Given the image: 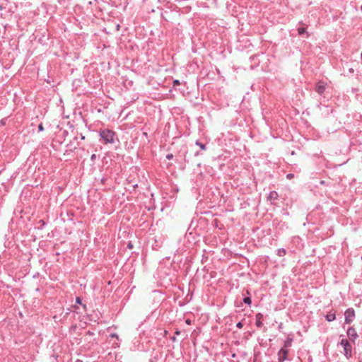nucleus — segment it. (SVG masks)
<instances>
[{
	"label": "nucleus",
	"mask_w": 362,
	"mask_h": 362,
	"mask_svg": "<svg viewBox=\"0 0 362 362\" xmlns=\"http://www.w3.org/2000/svg\"><path fill=\"white\" fill-rule=\"evenodd\" d=\"M38 129H39V131H43L44 127H43V126H42V124H40L38 125Z\"/></svg>",
	"instance_id": "dca6fc26"
},
{
	"label": "nucleus",
	"mask_w": 362,
	"mask_h": 362,
	"mask_svg": "<svg viewBox=\"0 0 362 362\" xmlns=\"http://www.w3.org/2000/svg\"><path fill=\"white\" fill-rule=\"evenodd\" d=\"M173 154H171V153H170V154H167V155H166V158H167L168 160H170V159H172V158H173Z\"/></svg>",
	"instance_id": "2eb2a0df"
},
{
	"label": "nucleus",
	"mask_w": 362,
	"mask_h": 362,
	"mask_svg": "<svg viewBox=\"0 0 362 362\" xmlns=\"http://www.w3.org/2000/svg\"><path fill=\"white\" fill-rule=\"evenodd\" d=\"M243 302L248 305H250L251 303H252V300H251V298L250 297H245L243 298Z\"/></svg>",
	"instance_id": "f8f14e48"
},
{
	"label": "nucleus",
	"mask_w": 362,
	"mask_h": 362,
	"mask_svg": "<svg viewBox=\"0 0 362 362\" xmlns=\"http://www.w3.org/2000/svg\"><path fill=\"white\" fill-rule=\"evenodd\" d=\"M340 344L344 348V354L347 358L351 356V346L347 339H341Z\"/></svg>",
	"instance_id": "f03ea898"
},
{
	"label": "nucleus",
	"mask_w": 362,
	"mask_h": 362,
	"mask_svg": "<svg viewBox=\"0 0 362 362\" xmlns=\"http://www.w3.org/2000/svg\"><path fill=\"white\" fill-rule=\"evenodd\" d=\"M327 84L325 82L320 81L317 83L315 87V90L317 93L322 95L325 89H326Z\"/></svg>",
	"instance_id": "20e7f679"
},
{
	"label": "nucleus",
	"mask_w": 362,
	"mask_h": 362,
	"mask_svg": "<svg viewBox=\"0 0 362 362\" xmlns=\"http://www.w3.org/2000/svg\"><path fill=\"white\" fill-rule=\"evenodd\" d=\"M361 10H362V5H361Z\"/></svg>",
	"instance_id": "cd10ccee"
},
{
	"label": "nucleus",
	"mask_w": 362,
	"mask_h": 362,
	"mask_svg": "<svg viewBox=\"0 0 362 362\" xmlns=\"http://www.w3.org/2000/svg\"><path fill=\"white\" fill-rule=\"evenodd\" d=\"M347 335L351 340L354 341V340L358 337L357 332L356 329L353 327H350L347 330Z\"/></svg>",
	"instance_id": "423d86ee"
},
{
	"label": "nucleus",
	"mask_w": 362,
	"mask_h": 362,
	"mask_svg": "<svg viewBox=\"0 0 362 362\" xmlns=\"http://www.w3.org/2000/svg\"><path fill=\"white\" fill-rule=\"evenodd\" d=\"M128 247H129V248H132V244L131 243H129L128 244Z\"/></svg>",
	"instance_id": "5701e85b"
},
{
	"label": "nucleus",
	"mask_w": 362,
	"mask_h": 362,
	"mask_svg": "<svg viewBox=\"0 0 362 362\" xmlns=\"http://www.w3.org/2000/svg\"><path fill=\"white\" fill-rule=\"evenodd\" d=\"M255 318H256V326L258 327H262L263 326V323H262V319H263V315L260 313L256 314L255 315Z\"/></svg>",
	"instance_id": "0eeeda50"
},
{
	"label": "nucleus",
	"mask_w": 362,
	"mask_h": 362,
	"mask_svg": "<svg viewBox=\"0 0 362 362\" xmlns=\"http://www.w3.org/2000/svg\"><path fill=\"white\" fill-rule=\"evenodd\" d=\"M186 322H187V324H189V323H190V321H189V320H187L186 321Z\"/></svg>",
	"instance_id": "393cba45"
},
{
	"label": "nucleus",
	"mask_w": 362,
	"mask_h": 362,
	"mask_svg": "<svg viewBox=\"0 0 362 362\" xmlns=\"http://www.w3.org/2000/svg\"><path fill=\"white\" fill-rule=\"evenodd\" d=\"M76 302L78 304H81V300L79 297H77L76 299Z\"/></svg>",
	"instance_id": "6ab92c4d"
},
{
	"label": "nucleus",
	"mask_w": 362,
	"mask_h": 362,
	"mask_svg": "<svg viewBox=\"0 0 362 362\" xmlns=\"http://www.w3.org/2000/svg\"><path fill=\"white\" fill-rule=\"evenodd\" d=\"M173 83H174L175 85H179L180 84V81L178 80H175L173 81Z\"/></svg>",
	"instance_id": "412c9836"
},
{
	"label": "nucleus",
	"mask_w": 362,
	"mask_h": 362,
	"mask_svg": "<svg viewBox=\"0 0 362 362\" xmlns=\"http://www.w3.org/2000/svg\"><path fill=\"white\" fill-rule=\"evenodd\" d=\"M287 354L288 350L285 348H281L278 353L279 361L284 362L286 359Z\"/></svg>",
	"instance_id": "39448f33"
},
{
	"label": "nucleus",
	"mask_w": 362,
	"mask_h": 362,
	"mask_svg": "<svg viewBox=\"0 0 362 362\" xmlns=\"http://www.w3.org/2000/svg\"><path fill=\"white\" fill-rule=\"evenodd\" d=\"M335 318H336L335 314L332 313H328L326 316V319L329 322H332V321L334 320Z\"/></svg>",
	"instance_id": "1a4fd4ad"
},
{
	"label": "nucleus",
	"mask_w": 362,
	"mask_h": 362,
	"mask_svg": "<svg viewBox=\"0 0 362 362\" xmlns=\"http://www.w3.org/2000/svg\"><path fill=\"white\" fill-rule=\"evenodd\" d=\"M293 177V174H288V175H287V177H288V179H291V178H292Z\"/></svg>",
	"instance_id": "4be33fe9"
},
{
	"label": "nucleus",
	"mask_w": 362,
	"mask_h": 362,
	"mask_svg": "<svg viewBox=\"0 0 362 362\" xmlns=\"http://www.w3.org/2000/svg\"><path fill=\"white\" fill-rule=\"evenodd\" d=\"M320 183H321L322 185H324V184H325V181H323V180H322V181H321V182H320Z\"/></svg>",
	"instance_id": "b1692460"
},
{
	"label": "nucleus",
	"mask_w": 362,
	"mask_h": 362,
	"mask_svg": "<svg viewBox=\"0 0 362 362\" xmlns=\"http://www.w3.org/2000/svg\"><path fill=\"white\" fill-rule=\"evenodd\" d=\"M298 32L299 35H303L305 32V29L304 28H299L298 29Z\"/></svg>",
	"instance_id": "4468645a"
},
{
	"label": "nucleus",
	"mask_w": 362,
	"mask_h": 362,
	"mask_svg": "<svg viewBox=\"0 0 362 362\" xmlns=\"http://www.w3.org/2000/svg\"><path fill=\"white\" fill-rule=\"evenodd\" d=\"M277 253L279 256L282 257L286 254V250L284 249H279Z\"/></svg>",
	"instance_id": "ddd939ff"
},
{
	"label": "nucleus",
	"mask_w": 362,
	"mask_h": 362,
	"mask_svg": "<svg viewBox=\"0 0 362 362\" xmlns=\"http://www.w3.org/2000/svg\"><path fill=\"white\" fill-rule=\"evenodd\" d=\"M88 334H90V335L92 334V333L90 332H88Z\"/></svg>",
	"instance_id": "bb28decb"
},
{
	"label": "nucleus",
	"mask_w": 362,
	"mask_h": 362,
	"mask_svg": "<svg viewBox=\"0 0 362 362\" xmlns=\"http://www.w3.org/2000/svg\"><path fill=\"white\" fill-rule=\"evenodd\" d=\"M110 337H112V338L115 337V338L118 339V335L115 333H113V334H110Z\"/></svg>",
	"instance_id": "a211bd4d"
},
{
	"label": "nucleus",
	"mask_w": 362,
	"mask_h": 362,
	"mask_svg": "<svg viewBox=\"0 0 362 362\" xmlns=\"http://www.w3.org/2000/svg\"><path fill=\"white\" fill-rule=\"evenodd\" d=\"M76 362H82V361L78 359V360L76 361Z\"/></svg>",
	"instance_id": "a878e982"
},
{
	"label": "nucleus",
	"mask_w": 362,
	"mask_h": 362,
	"mask_svg": "<svg viewBox=\"0 0 362 362\" xmlns=\"http://www.w3.org/2000/svg\"><path fill=\"white\" fill-rule=\"evenodd\" d=\"M96 158V155L95 154H93L91 156H90V160L92 161H94Z\"/></svg>",
	"instance_id": "f3484780"
},
{
	"label": "nucleus",
	"mask_w": 362,
	"mask_h": 362,
	"mask_svg": "<svg viewBox=\"0 0 362 362\" xmlns=\"http://www.w3.org/2000/svg\"><path fill=\"white\" fill-rule=\"evenodd\" d=\"M195 144H196V145H197V146H199V148H200L202 151H205V150H206V146H205V144H202V143H201V142H199V141H197Z\"/></svg>",
	"instance_id": "9b49d317"
},
{
	"label": "nucleus",
	"mask_w": 362,
	"mask_h": 362,
	"mask_svg": "<svg viewBox=\"0 0 362 362\" xmlns=\"http://www.w3.org/2000/svg\"><path fill=\"white\" fill-rule=\"evenodd\" d=\"M291 343H292V339H290V338L287 339L284 341L283 348H285L286 349H287L288 347H290L291 346Z\"/></svg>",
	"instance_id": "9d476101"
},
{
	"label": "nucleus",
	"mask_w": 362,
	"mask_h": 362,
	"mask_svg": "<svg viewBox=\"0 0 362 362\" xmlns=\"http://www.w3.org/2000/svg\"><path fill=\"white\" fill-rule=\"evenodd\" d=\"M345 323L346 324H350L351 322H353L354 317H355V312L353 308H349L346 310L345 313Z\"/></svg>",
	"instance_id": "7ed1b4c3"
},
{
	"label": "nucleus",
	"mask_w": 362,
	"mask_h": 362,
	"mask_svg": "<svg viewBox=\"0 0 362 362\" xmlns=\"http://www.w3.org/2000/svg\"><path fill=\"white\" fill-rule=\"evenodd\" d=\"M115 133L110 129H105L100 132V136L103 139L105 144L114 143V137Z\"/></svg>",
	"instance_id": "f257e3e1"
},
{
	"label": "nucleus",
	"mask_w": 362,
	"mask_h": 362,
	"mask_svg": "<svg viewBox=\"0 0 362 362\" xmlns=\"http://www.w3.org/2000/svg\"><path fill=\"white\" fill-rule=\"evenodd\" d=\"M277 197H278L277 192L275 191H272V192H270V193L269 194L268 199H269L270 201L275 200L277 199Z\"/></svg>",
	"instance_id": "6e6552de"
},
{
	"label": "nucleus",
	"mask_w": 362,
	"mask_h": 362,
	"mask_svg": "<svg viewBox=\"0 0 362 362\" xmlns=\"http://www.w3.org/2000/svg\"><path fill=\"white\" fill-rule=\"evenodd\" d=\"M236 327L238 328H242L243 324L240 322H239L237 323Z\"/></svg>",
	"instance_id": "aec40b11"
}]
</instances>
